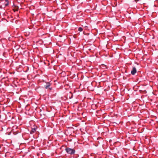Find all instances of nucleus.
Returning a JSON list of instances; mask_svg holds the SVG:
<instances>
[{"mask_svg":"<svg viewBox=\"0 0 158 158\" xmlns=\"http://www.w3.org/2000/svg\"><path fill=\"white\" fill-rule=\"evenodd\" d=\"M78 30L79 31H83V28L81 27H79L78 28Z\"/></svg>","mask_w":158,"mask_h":158,"instance_id":"nucleus-5","label":"nucleus"},{"mask_svg":"<svg viewBox=\"0 0 158 158\" xmlns=\"http://www.w3.org/2000/svg\"><path fill=\"white\" fill-rule=\"evenodd\" d=\"M136 73V69L135 67H133L131 71V74L134 75Z\"/></svg>","mask_w":158,"mask_h":158,"instance_id":"nucleus-2","label":"nucleus"},{"mask_svg":"<svg viewBox=\"0 0 158 158\" xmlns=\"http://www.w3.org/2000/svg\"><path fill=\"white\" fill-rule=\"evenodd\" d=\"M65 151L67 153L71 155H73L75 154V151L74 149H72L69 148H65Z\"/></svg>","mask_w":158,"mask_h":158,"instance_id":"nucleus-1","label":"nucleus"},{"mask_svg":"<svg viewBox=\"0 0 158 158\" xmlns=\"http://www.w3.org/2000/svg\"><path fill=\"white\" fill-rule=\"evenodd\" d=\"M5 1H6V2H7V3L5 4V6H7L8 5V4H9V2H8V0H5Z\"/></svg>","mask_w":158,"mask_h":158,"instance_id":"nucleus-6","label":"nucleus"},{"mask_svg":"<svg viewBox=\"0 0 158 158\" xmlns=\"http://www.w3.org/2000/svg\"><path fill=\"white\" fill-rule=\"evenodd\" d=\"M50 84L48 82L47 83L46 85L44 86V88L46 89H47L49 86H50Z\"/></svg>","mask_w":158,"mask_h":158,"instance_id":"nucleus-3","label":"nucleus"},{"mask_svg":"<svg viewBox=\"0 0 158 158\" xmlns=\"http://www.w3.org/2000/svg\"><path fill=\"white\" fill-rule=\"evenodd\" d=\"M36 131V130L35 128H32L31 129V134H33Z\"/></svg>","mask_w":158,"mask_h":158,"instance_id":"nucleus-4","label":"nucleus"}]
</instances>
